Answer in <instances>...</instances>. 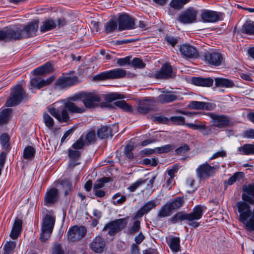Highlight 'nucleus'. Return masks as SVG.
Returning <instances> with one entry per match:
<instances>
[{
    "label": "nucleus",
    "mask_w": 254,
    "mask_h": 254,
    "mask_svg": "<svg viewBox=\"0 0 254 254\" xmlns=\"http://www.w3.org/2000/svg\"><path fill=\"white\" fill-rule=\"evenodd\" d=\"M244 191L246 193L242 194L243 200L250 204H254V185H249L244 188ZM246 227L248 230L254 231V209L253 211L252 216L247 222Z\"/></svg>",
    "instance_id": "1"
},
{
    "label": "nucleus",
    "mask_w": 254,
    "mask_h": 254,
    "mask_svg": "<svg viewBox=\"0 0 254 254\" xmlns=\"http://www.w3.org/2000/svg\"><path fill=\"white\" fill-rule=\"evenodd\" d=\"M55 223V219L53 216L49 214L45 215L42 224L41 233L40 236V240L41 242H45L50 238Z\"/></svg>",
    "instance_id": "2"
},
{
    "label": "nucleus",
    "mask_w": 254,
    "mask_h": 254,
    "mask_svg": "<svg viewBox=\"0 0 254 254\" xmlns=\"http://www.w3.org/2000/svg\"><path fill=\"white\" fill-rule=\"evenodd\" d=\"M25 97V93L20 84H17L12 89L10 95L5 102L7 107H13L20 104Z\"/></svg>",
    "instance_id": "3"
},
{
    "label": "nucleus",
    "mask_w": 254,
    "mask_h": 254,
    "mask_svg": "<svg viewBox=\"0 0 254 254\" xmlns=\"http://www.w3.org/2000/svg\"><path fill=\"white\" fill-rule=\"evenodd\" d=\"M85 108L82 106H79L77 104L67 101L64 104L62 110L63 122H66L69 119L68 112L70 114H82L85 112Z\"/></svg>",
    "instance_id": "4"
},
{
    "label": "nucleus",
    "mask_w": 254,
    "mask_h": 254,
    "mask_svg": "<svg viewBox=\"0 0 254 254\" xmlns=\"http://www.w3.org/2000/svg\"><path fill=\"white\" fill-rule=\"evenodd\" d=\"M127 223V218L116 219L108 223L104 227L103 231H107V234L114 236L123 230Z\"/></svg>",
    "instance_id": "5"
},
{
    "label": "nucleus",
    "mask_w": 254,
    "mask_h": 254,
    "mask_svg": "<svg viewBox=\"0 0 254 254\" xmlns=\"http://www.w3.org/2000/svg\"><path fill=\"white\" fill-rule=\"evenodd\" d=\"M24 39L21 29L11 28L0 30V41L6 42Z\"/></svg>",
    "instance_id": "6"
},
{
    "label": "nucleus",
    "mask_w": 254,
    "mask_h": 254,
    "mask_svg": "<svg viewBox=\"0 0 254 254\" xmlns=\"http://www.w3.org/2000/svg\"><path fill=\"white\" fill-rule=\"evenodd\" d=\"M126 74V70L124 69L115 68L96 75L95 78L99 80L119 79L124 77Z\"/></svg>",
    "instance_id": "7"
},
{
    "label": "nucleus",
    "mask_w": 254,
    "mask_h": 254,
    "mask_svg": "<svg viewBox=\"0 0 254 254\" xmlns=\"http://www.w3.org/2000/svg\"><path fill=\"white\" fill-rule=\"evenodd\" d=\"M203 57L205 63L210 66H219L223 61L222 54L216 51H206Z\"/></svg>",
    "instance_id": "8"
},
{
    "label": "nucleus",
    "mask_w": 254,
    "mask_h": 254,
    "mask_svg": "<svg viewBox=\"0 0 254 254\" xmlns=\"http://www.w3.org/2000/svg\"><path fill=\"white\" fill-rule=\"evenodd\" d=\"M210 122L214 127L224 128L229 127L230 124V120L228 116L224 115H218L215 113H209Z\"/></svg>",
    "instance_id": "9"
},
{
    "label": "nucleus",
    "mask_w": 254,
    "mask_h": 254,
    "mask_svg": "<svg viewBox=\"0 0 254 254\" xmlns=\"http://www.w3.org/2000/svg\"><path fill=\"white\" fill-rule=\"evenodd\" d=\"M216 168L210 165L208 163L199 165L196 170V176L200 179H206L213 176Z\"/></svg>",
    "instance_id": "10"
},
{
    "label": "nucleus",
    "mask_w": 254,
    "mask_h": 254,
    "mask_svg": "<svg viewBox=\"0 0 254 254\" xmlns=\"http://www.w3.org/2000/svg\"><path fill=\"white\" fill-rule=\"evenodd\" d=\"M246 202L239 201L236 203V206L240 213V220L246 224L248 221L247 219L252 216L253 212L250 209V206Z\"/></svg>",
    "instance_id": "11"
},
{
    "label": "nucleus",
    "mask_w": 254,
    "mask_h": 254,
    "mask_svg": "<svg viewBox=\"0 0 254 254\" xmlns=\"http://www.w3.org/2000/svg\"><path fill=\"white\" fill-rule=\"evenodd\" d=\"M86 232L87 230L85 227L74 226L69 229L68 239L73 242L79 241L85 236Z\"/></svg>",
    "instance_id": "12"
},
{
    "label": "nucleus",
    "mask_w": 254,
    "mask_h": 254,
    "mask_svg": "<svg viewBox=\"0 0 254 254\" xmlns=\"http://www.w3.org/2000/svg\"><path fill=\"white\" fill-rule=\"evenodd\" d=\"M100 97L99 95L84 92L82 103L86 108L92 109L99 106Z\"/></svg>",
    "instance_id": "13"
},
{
    "label": "nucleus",
    "mask_w": 254,
    "mask_h": 254,
    "mask_svg": "<svg viewBox=\"0 0 254 254\" xmlns=\"http://www.w3.org/2000/svg\"><path fill=\"white\" fill-rule=\"evenodd\" d=\"M118 22L120 31L132 29L135 25L133 19L127 14L121 15L118 18Z\"/></svg>",
    "instance_id": "14"
},
{
    "label": "nucleus",
    "mask_w": 254,
    "mask_h": 254,
    "mask_svg": "<svg viewBox=\"0 0 254 254\" xmlns=\"http://www.w3.org/2000/svg\"><path fill=\"white\" fill-rule=\"evenodd\" d=\"M179 51L184 57L186 58H197L198 56V52L193 46L185 44L180 46Z\"/></svg>",
    "instance_id": "15"
},
{
    "label": "nucleus",
    "mask_w": 254,
    "mask_h": 254,
    "mask_svg": "<svg viewBox=\"0 0 254 254\" xmlns=\"http://www.w3.org/2000/svg\"><path fill=\"white\" fill-rule=\"evenodd\" d=\"M60 198L59 192L57 188H53L47 191L44 197L45 205L50 206L57 202Z\"/></svg>",
    "instance_id": "16"
},
{
    "label": "nucleus",
    "mask_w": 254,
    "mask_h": 254,
    "mask_svg": "<svg viewBox=\"0 0 254 254\" xmlns=\"http://www.w3.org/2000/svg\"><path fill=\"white\" fill-rule=\"evenodd\" d=\"M196 18V11L188 9L182 13L178 17L179 21L183 23H191L194 22Z\"/></svg>",
    "instance_id": "17"
},
{
    "label": "nucleus",
    "mask_w": 254,
    "mask_h": 254,
    "mask_svg": "<svg viewBox=\"0 0 254 254\" xmlns=\"http://www.w3.org/2000/svg\"><path fill=\"white\" fill-rule=\"evenodd\" d=\"M77 81L76 76H63L59 77L56 82V85L61 89L74 85Z\"/></svg>",
    "instance_id": "18"
},
{
    "label": "nucleus",
    "mask_w": 254,
    "mask_h": 254,
    "mask_svg": "<svg viewBox=\"0 0 254 254\" xmlns=\"http://www.w3.org/2000/svg\"><path fill=\"white\" fill-rule=\"evenodd\" d=\"M172 66L169 63L163 64L160 69L156 72L154 76L156 79H167L172 77Z\"/></svg>",
    "instance_id": "19"
},
{
    "label": "nucleus",
    "mask_w": 254,
    "mask_h": 254,
    "mask_svg": "<svg viewBox=\"0 0 254 254\" xmlns=\"http://www.w3.org/2000/svg\"><path fill=\"white\" fill-rule=\"evenodd\" d=\"M55 79L54 76H51L47 79H41L39 76H36L30 81L31 86L37 89H40L51 84Z\"/></svg>",
    "instance_id": "20"
},
{
    "label": "nucleus",
    "mask_w": 254,
    "mask_h": 254,
    "mask_svg": "<svg viewBox=\"0 0 254 254\" xmlns=\"http://www.w3.org/2000/svg\"><path fill=\"white\" fill-rule=\"evenodd\" d=\"M158 205L156 200H151L146 202L135 213V218H140L148 213Z\"/></svg>",
    "instance_id": "21"
},
{
    "label": "nucleus",
    "mask_w": 254,
    "mask_h": 254,
    "mask_svg": "<svg viewBox=\"0 0 254 254\" xmlns=\"http://www.w3.org/2000/svg\"><path fill=\"white\" fill-rule=\"evenodd\" d=\"M38 28V22H31L21 29L23 38L33 37L35 35Z\"/></svg>",
    "instance_id": "22"
},
{
    "label": "nucleus",
    "mask_w": 254,
    "mask_h": 254,
    "mask_svg": "<svg viewBox=\"0 0 254 254\" xmlns=\"http://www.w3.org/2000/svg\"><path fill=\"white\" fill-rule=\"evenodd\" d=\"M205 209L206 207L204 206L201 205L195 206L190 213H188V221H192L201 219L203 215V211Z\"/></svg>",
    "instance_id": "23"
},
{
    "label": "nucleus",
    "mask_w": 254,
    "mask_h": 254,
    "mask_svg": "<svg viewBox=\"0 0 254 254\" xmlns=\"http://www.w3.org/2000/svg\"><path fill=\"white\" fill-rule=\"evenodd\" d=\"M90 247L94 252L101 253L105 247V242L100 236H97L90 244Z\"/></svg>",
    "instance_id": "24"
},
{
    "label": "nucleus",
    "mask_w": 254,
    "mask_h": 254,
    "mask_svg": "<svg viewBox=\"0 0 254 254\" xmlns=\"http://www.w3.org/2000/svg\"><path fill=\"white\" fill-rule=\"evenodd\" d=\"M177 98V95L173 94L172 92L166 91H163L162 93L158 96L157 100L159 102L164 104L173 102Z\"/></svg>",
    "instance_id": "25"
},
{
    "label": "nucleus",
    "mask_w": 254,
    "mask_h": 254,
    "mask_svg": "<svg viewBox=\"0 0 254 254\" xmlns=\"http://www.w3.org/2000/svg\"><path fill=\"white\" fill-rule=\"evenodd\" d=\"M201 18L205 22H215L218 20L219 15L214 11L206 10L202 12Z\"/></svg>",
    "instance_id": "26"
},
{
    "label": "nucleus",
    "mask_w": 254,
    "mask_h": 254,
    "mask_svg": "<svg viewBox=\"0 0 254 254\" xmlns=\"http://www.w3.org/2000/svg\"><path fill=\"white\" fill-rule=\"evenodd\" d=\"M192 82L196 86L211 87L213 85V80L211 77H194L192 78Z\"/></svg>",
    "instance_id": "27"
},
{
    "label": "nucleus",
    "mask_w": 254,
    "mask_h": 254,
    "mask_svg": "<svg viewBox=\"0 0 254 254\" xmlns=\"http://www.w3.org/2000/svg\"><path fill=\"white\" fill-rule=\"evenodd\" d=\"M22 221L21 219H16L13 224L10 236L12 239H16L22 230Z\"/></svg>",
    "instance_id": "28"
},
{
    "label": "nucleus",
    "mask_w": 254,
    "mask_h": 254,
    "mask_svg": "<svg viewBox=\"0 0 254 254\" xmlns=\"http://www.w3.org/2000/svg\"><path fill=\"white\" fill-rule=\"evenodd\" d=\"M52 65L50 63H46L43 66L38 67L33 70V74L38 76L50 73L52 71Z\"/></svg>",
    "instance_id": "29"
},
{
    "label": "nucleus",
    "mask_w": 254,
    "mask_h": 254,
    "mask_svg": "<svg viewBox=\"0 0 254 254\" xmlns=\"http://www.w3.org/2000/svg\"><path fill=\"white\" fill-rule=\"evenodd\" d=\"M215 85L216 87L225 88H232L234 86V83L232 80L220 77L215 79Z\"/></svg>",
    "instance_id": "30"
},
{
    "label": "nucleus",
    "mask_w": 254,
    "mask_h": 254,
    "mask_svg": "<svg viewBox=\"0 0 254 254\" xmlns=\"http://www.w3.org/2000/svg\"><path fill=\"white\" fill-rule=\"evenodd\" d=\"M171 250L174 253L181 251L180 239L178 237H174L170 239L168 243Z\"/></svg>",
    "instance_id": "31"
},
{
    "label": "nucleus",
    "mask_w": 254,
    "mask_h": 254,
    "mask_svg": "<svg viewBox=\"0 0 254 254\" xmlns=\"http://www.w3.org/2000/svg\"><path fill=\"white\" fill-rule=\"evenodd\" d=\"M172 212L173 211L171 208L166 203L158 211L157 218L160 219L162 218L169 217L172 214Z\"/></svg>",
    "instance_id": "32"
},
{
    "label": "nucleus",
    "mask_w": 254,
    "mask_h": 254,
    "mask_svg": "<svg viewBox=\"0 0 254 254\" xmlns=\"http://www.w3.org/2000/svg\"><path fill=\"white\" fill-rule=\"evenodd\" d=\"M167 203L173 211L180 208L184 203V200L182 197H177L172 201L167 202Z\"/></svg>",
    "instance_id": "33"
},
{
    "label": "nucleus",
    "mask_w": 254,
    "mask_h": 254,
    "mask_svg": "<svg viewBox=\"0 0 254 254\" xmlns=\"http://www.w3.org/2000/svg\"><path fill=\"white\" fill-rule=\"evenodd\" d=\"M16 243L14 241H7L3 248V254H12L15 251Z\"/></svg>",
    "instance_id": "34"
},
{
    "label": "nucleus",
    "mask_w": 254,
    "mask_h": 254,
    "mask_svg": "<svg viewBox=\"0 0 254 254\" xmlns=\"http://www.w3.org/2000/svg\"><path fill=\"white\" fill-rule=\"evenodd\" d=\"M97 135L100 138H106L109 136H112L111 128L110 127L105 126H101L97 131Z\"/></svg>",
    "instance_id": "35"
},
{
    "label": "nucleus",
    "mask_w": 254,
    "mask_h": 254,
    "mask_svg": "<svg viewBox=\"0 0 254 254\" xmlns=\"http://www.w3.org/2000/svg\"><path fill=\"white\" fill-rule=\"evenodd\" d=\"M238 150L243 155L254 154V144H245L243 146L239 147Z\"/></svg>",
    "instance_id": "36"
},
{
    "label": "nucleus",
    "mask_w": 254,
    "mask_h": 254,
    "mask_svg": "<svg viewBox=\"0 0 254 254\" xmlns=\"http://www.w3.org/2000/svg\"><path fill=\"white\" fill-rule=\"evenodd\" d=\"M170 220L173 224L177 223L178 222H182L184 220L188 221V213L179 211L172 217Z\"/></svg>",
    "instance_id": "37"
},
{
    "label": "nucleus",
    "mask_w": 254,
    "mask_h": 254,
    "mask_svg": "<svg viewBox=\"0 0 254 254\" xmlns=\"http://www.w3.org/2000/svg\"><path fill=\"white\" fill-rule=\"evenodd\" d=\"M57 26L56 23L52 19H48L43 23V25L40 27V30L42 32H46L52 30Z\"/></svg>",
    "instance_id": "38"
},
{
    "label": "nucleus",
    "mask_w": 254,
    "mask_h": 254,
    "mask_svg": "<svg viewBox=\"0 0 254 254\" xmlns=\"http://www.w3.org/2000/svg\"><path fill=\"white\" fill-rule=\"evenodd\" d=\"M12 111L11 109L7 108L1 112L0 114V125H3L8 121Z\"/></svg>",
    "instance_id": "39"
},
{
    "label": "nucleus",
    "mask_w": 254,
    "mask_h": 254,
    "mask_svg": "<svg viewBox=\"0 0 254 254\" xmlns=\"http://www.w3.org/2000/svg\"><path fill=\"white\" fill-rule=\"evenodd\" d=\"M190 0H171L170 2V6L175 10H180L184 5L188 2Z\"/></svg>",
    "instance_id": "40"
},
{
    "label": "nucleus",
    "mask_w": 254,
    "mask_h": 254,
    "mask_svg": "<svg viewBox=\"0 0 254 254\" xmlns=\"http://www.w3.org/2000/svg\"><path fill=\"white\" fill-rule=\"evenodd\" d=\"M242 32L243 33L249 35L254 34V24L251 21H246L243 25L242 28Z\"/></svg>",
    "instance_id": "41"
},
{
    "label": "nucleus",
    "mask_w": 254,
    "mask_h": 254,
    "mask_svg": "<svg viewBox=\"0 0 254 254\" xmlns=\"http://www.w3.org/2000/svg\"><path fill=\"white\" fill-rule=\"evenodd\" d=\"M118 27V23L116 21L111 19L108 21L105 26V30L106 33H110L114 32L117 29Z\"/></svg>",
    "instance_id": "42"
},
{
    "label": "nucleus",
    "mask_w": 254,
    "mask_h": 254,
    "mask_svg": "<svg viewBox=\"0 0 254 254\" xmlns=\"http://www.w3.org/2000/svg\"><path fill=\"white\" fill-rule=\"evenodd\" d=\"M153 110V106L148 103H143L139 105L138 112L141 114H147Z\"/></svg>",
    "instance_id": "43"
},
{
    "label": "nucleus",
    "mask_w": 254,
    "mask_h": 254,
    "mask_svg": "<svg viewBox=\"0 0 254 254\" xmlns=\"http://www.w3.org/2000/svg\"><path fill=\"white\" fill-rule=\"evenodd\" d=\"M59 184L65 189L64 195H67L69 192L71 191L72 189L71 181L68 179H65L59 181Z\"/></svg>",
    "instance_id": "44"
},
{
    "label": "nucleus",
    "mask_w": 254,
    "mask_h": 254,
    "mask_svg": "<svg viewBox=\"0 0 254 254\" xmlns=\"http://www.w3.org/2000/svg\"><path fill=\"white\" fill-rule=\"evenodd\" d=\"M96 140V133L94 130L88 132L85 137L84 142L85 145L88 146L95 143Z\"/></svg>",
    "instance_id": "45"
},
{
    "label": "nucleus",
    "mask_w": 254,
    "mask_h": 254,
    "mask_svg": "<svg viewBox=\"0 0 254 254\" xmlns=\"http://www.w3.org/2000/svg\"><path fill=\"white\" fill-rule=\"evenodd\" d=\"M114 104L119 108L126 112H130L132 110L131 106L127 104L125 101H117Z\"/></svg>",
    "instance_id": "46"
},
{
    "label": "nucleus",
    "mask_w": 254,
    "mask_h": 254,
    "mask_svg": "<svg viewBox=\"0 0 254 254\" xmlns=\"http://www.w3.org/2000/svg\"><path fill=\"white\" fill-rule=\"evenodd\" d=\"M35 150L34 148L31 146L25 147L23 151V157L26 159L32 158L35 155Z\"/></svg>",
    "instance_id": "47"
},
{
    "label": "nucleus",
    "mask_w": 254,
    "mask_h": 254,
    "mask_svg": "<svg viewBox=\"0 0 254 254\" xmlns=\"http://www.w3.org/2000/svg\"><path fill=\"white\" fill-rule=\"evenodd\" d=\"M190 150L189 145L184 143L175 150V154L179 156L184 155Z\"/></svg>",
    "instance_id": "48"
},
{
    "label": "nucleus",
    "mask_w": 254,
    "mask_h": 254,
    "mask_svg": "<svg viewBox=\"0 0 254 254\" xmlns=\"http://www.w3.org/2000/svg\"><path fill=\"white\" fill-rule=\"evenodd\" d=\"M111 178L109 177H103L100 180H97L94 185L93 190H97L103 188L105 186V184L109 182Z\"/></svg>",
    "instance_id": "49"
},
{
    "label": "nucleus",
    "mask_w": 254,
    "mask_h": 254,
    "mask_svg": "<svg viewBox=\"0 0 254 254\" xmlns=\"http://www.w3.org/2000/svg\"><path fill=\"white\" fill-rule=\"evenodd\" d=\"M43 120L45 125L49 129H52L54 124L53 119L47 113L43 114Z\"/></svg>",
    "instance_id": "50"
},
{
    "label": "nucleus",
    "mask_w": 254,
    "mask_h": 254,
    "mask_svg": "<svg viewBox=\"0 0 254 254\" xmlns=\"http://www.w3.org/2000/svg\"><path fill=\"white\" fill-rule=\"evenodd\" d=\"M140 229V222L139 220H135L133 222L132 225L128 230V233L132 235L138 232Z\"/></svg>",
    "instance_id": "51"
},
{
    "label": "nucleus",
    "mask_w": 254,
    "mask_h": 254,
    "mask_svg": "<svg viewBox=\"0 0 254 254\" xmlns=\"http://www.w3.org/2000/svg\"><path fill=\"white\" fill-rule=\"evenodd\" d=\"M68 154L69 158L72 161L78 160L81 156V152L77 150L69 149Z\"/></svg>",
    "instance_id": "52"
},
{
    "label": "nucleus",
    "mask_w": 254,
    "mask_h": 254,
    "mask_svg": "<svg viewBox=\"0 0 254 254\" xmlns=\"http://www.w3.org/2000/svg\"><path fill=\"white\" fill-rule=\"evenodd\" d=\"M9 138L7 134L3 133L1 135L0 137V144L3 148L5 150L9 149Z\"/></svg>",
    "instance_id": "53"
},
{
    "label": "nucleus",
    "mask_w": 254,
    "mask_h": 254,
    "mask_svg": "<svg viewBox=\"0 0 254 254\" xmlns=\"http://www.w3.org/2000/svg\"><path fill=\"white\" fill-rule=\"evenodd\" d=\"M114 203L116 205L121 204L126 201L127 198L125 195H122L120 193H117L112 197Z\"/></svg>",
    "instance_id": "54"
},
{
    "label": "nucleus",
    "mask_w": 254,
    "mask_h": 254,
    "mask_svg": "<svg viewBox=\"0 0 254 254\" xmlns=\"http://www.w3.org/2000/svg\"><path fill=\"white\" fill-rule=\"evenodd\" d=\"M174 148V145L172 144H167L161 147L155 148L156 152L159 153H167Z\"/></svg>",
    "instance_id": "55"
},
{
    "label": "nucleus",
    "mask_w": 254,
    "mask_h": 254,
    "mask_svg": "<svg viewBox=\"0 0 254 254\" xmlns=\"http://www.w3.org/2000/svg\"><path fill=\"white\" fill-rule=\"evenodd\" d=\"M131 65L135 68H143L145 66V64L138 58H134L131 62Z\"/></svg>",
    "instance_id": "56"
},
{
    "label": "nucleus",
    "mask_w": 254,
    "mask_h": 254,
    "mask_svg": "<svg viewBox=\"0 0 254 254\" xmlns=\"http://www.w3.org/2000/svg\"><path fill=\"white\" fill-rule=\"evenodd\" d=\"M204 102L192 101L189 104V107L192 109L203 110Z\"/></svg>",
    "instance_id": "57"
},
{
    "label": "nucleus",
    "mask_w": 254,
    "mask_h": 254,
    "mask_svg": "<svg viewBox=\"0 0 254 254\" xmlns=\"http://www.w3.org/2000/svg\"><path fill=\"white\" fill-rule=\"evenodd\" d=\"M146 183L145 180L139 179L135 183H133L129 187H128L127 189L130 192L134 191L139 187Z\"/></svg>",
    "instance_id": "58"
},
{
    "label": "nucleus",
    "mask_w": 254,
    "mask_h": 254,
    "mask_svg": "<svg viewBox=\"0 0 254 254\" xmlns=\"http://www.w3.org/2000/svg\"><path fill=\"white\" fill-rule=\"evenodd\" d=\"M85 143L84 141V138L83 135H81L76 141L72 145V148L75 150H79L82 149Z\"/></svg>",
    "instance_id": "59"
},
{
    "label": "nucleus",
    "mask_w": 254,
    "mask_h": 254,
    "mask_svg": "<svg viewBox=\"0 0 254 254\" xmlns=\"http://www.w3.org/2000/svg\"><path fill=\"white\" fill-rule=\"evenodd\" d=\"M243 176L242 172L235 173L232 177H231L227 181L228 185H232L237 181H239Z\"/></svg>",
    "instance_id": "60"
},
{
    "label": "nucleus",
    "mask_w": 254,
    "mask_h": 254,
    "mask_svg": "<svg viewBox=\"0 0 254 254\" xmlns=\"http://www.w3.org/2000/svg\"><path fill=\"white\" fill-rule=\"evenodd\" d=\"M170 121L177 125H185V118L182 116H172L170 117Z\"/></svg>",
    "instance_id": "61"
},
{
    "label": "nucleus",
    "mask_w": 254,
    "mask_h": 254,
    "mask_svg": "<svg viewBox=\"0 0 254 254\" xmlns=\"http://www.w3.org/2000/svg\"><path fill=\"white\" fill-rule=\"evenodd\" d=\"M49 112L55 118L60 122H63L62 112L60 113V111L54 108H51L49 109Z\"/></svg>",
    "instance_id": "62"
},
{
    "label": "nucleus",
    "mask_w": 254,
    "mask_h": 254,
    "mask_svg": "<svg viewBox=\"0 0 254 254\" xmlns=\"http://www.w3.org/2000/svg\"><path fill=\"white\" fill-rule=\"evenodd\" d=\"M133 149V146L131 145H127L124 150L125 154L128 159L132 160L133 158V154L132 151Z\"/></svg>",
    "instance_id": "63"
},
{
    "label": "nucleus",
    "mask_w": 254,
    "mask_h": 254,
    "mask_svg": "<svg viewBox=\"0 0 254 254\" xmlns=\"http://www.w3.org/2000/svg\"><path fill=\"white\" fill-rule=\"evenodd\" d=\"M52 254H64V251L61 244L56 243L54 245L53 248Z\"/></svg>",
    "instance_id": "64"
}]
</instances>
